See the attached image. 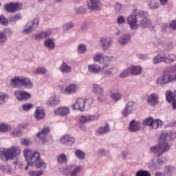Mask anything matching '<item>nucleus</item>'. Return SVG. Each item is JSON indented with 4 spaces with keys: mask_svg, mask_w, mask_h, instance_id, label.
<instances>
[{
    "mask_svg": "<svg viewBox=\"0 0 176 176\" xmlns=\"http://www.w3.org/2000/svg\"><path fill=\"white\" fill-rule=\"evenodd\" d=\"M60 71H61L63 73L67 72V63L65 62H63L60 67Z\"/></svg>",
    "mask_w": 176,
    "mask_h": 176,
    "instance_id": "obj_55",
    "label": "nucleus"
},
{
    "mask_svg": "<svg viewBox=\"0 0 176 176\" xmlns=\"http://www.w3.org/2000/svg\"><path fill=\"white\" fill-rule=\"evenodd\" d=\"M55 115H60V116H65L67 115V107H60L54 111Z\"/></svg>",
    "mask_w": 176,
    "mask_h": 176,
    "instance_id": "obj_31",
    "label": "nucleus"
},
{
    "mask_svg": "<svg viewBox=\"0 0 176 176\" xmlns=\"http://www.w3.org/2000/svg\"><path fill=\"white\" fill-rule=\"evenodd\" d=\"M74 143H75V138H74V137L68 135L67 138V145L71 146V145H74Z\"/></svg>",
    "mask_w": 176,
    "mask_h": 176,
    "instance_id": "obj_51",
    "label": "nucleus"
},
{
    "mask_svg": "<svg viewBox=\"0 0 176 176\" xmlns=\"http://www.w3.org/2000/svg\"><path fill=\"white\" fill-rule=\"evenodd\" d=\"M12 126L7 124H0V131L1 133H6V131H10Z\"/></svg>",
    "mask_w": 176,
    "mask_h": 176,
    "instance_id": "obj_34",
    "label": "nucleus"
},
{
    "mask_svg": "<svg viewBox=\"0 0 176 176\" xmlns=\"http://www.w3.org/2000/svg\"><path fill=\"white\" fill-rule=\"evenodd\" d=\"M21 150L17 146H12L8 148H1L0 155L4 156L6 160H12L20 155Z\"/></svg>",
    "mask_w": 176,
    "mask_h": 176,
    "instance_id": "obj_3",
    "label": "nucleus"
},
{
    "mask_svg": "<svg viewBox=\"0 0 176 176\" xmlns=\"http://www.w3.org/2000/svg\"><path fill=\"white\" fill-rule=\"evenodd\" d=\"M153 122V118L150 117V118H146L143 121V124L144 126H149V127H151Z\"/></svg>",
    "mask_w": 176,
    "mask_h": 176,
    "instance_id": "obj_46",
    "label": "nucleus"
},
{
    "mask_svg": "<svg viewBox=\"0 0 176 176\" xmlns=\"http://www.w3.org/2000/svg\"><path fill=\"white\" fill-rule=\"evenodd\" d=\"M57 160L60 164H63L67 162V156L65 154H60L58 156Z\"/></svg>",
    "mask_w": 176,
    "mask_h": 176,
    "instance_id": "obj_44",
    "label": "nucleus"
},
{
    "mask_svg": "<svg viewBox=\"0 0 176 176\" xmlns=\"http://www.w3.org/2000/svg\"><path fill=\"white\" fill-rule=\"evenodd\" d=\"M23 155L28 166L43 170L47 167V164L45 163V161L41 160V155L37 151H32V150L26 148L23 150Z\"/></svg>",
    "mask_w": 176,
    "mask_h": 176,
    "instance_id": "obj_1",
    "label": "nucleus"
},
{
    "mask_svg": "<svg viewBox=\"0 0 176 176\" xmlns=\"http://www.w3.org/2000/svg\"><path fill=\"white\" fill-rule=\"evenodd\" d=\"M138 16L141 17V20L140 21V25L142 28H148V27H151L152 25V21L148 19V13L144 11H139Z\"/></svg>",
    "mask_w": 176,
    "mask_h": 176,
    "instance_id": "obj_9",
    "label": "nucleus"
},
{
    "mask_svg": "<svg viewBox=\"0 0 176 176\" xmlns=\"http://www.w3.org/2000/svg\"><path fill=\"white\" fill-rule=\"evenodd\" d=\"M148 6L150 9H157L159 8V2L157 0H150L148 1Z\"/></svg>",
    "mask_w": 176,
    "mask_h": 176,
    "instance_id": "obj_35",
    "label": "nucleus"
},
{
    "mask_svg": "<svg viewBox=\"0 0 176 176\" xmlns=\"http://www.w3.org/2000/svg\"><path fill=\"white\" fill-rule=\"evenodd\" d=\"M170 28L171 30H176V21H172L170 24Z\"/></svg>",
    "mask_w": 176,
    "mask_h": 176,
    "instance_id": "obj_63",
    "label": "nucleus"
},
{
    "mask_svg": "<svg viewBox=\"0 0 176 176\" xmlns=\"http://www.w3.org/2000/svg\"><path fill=\"white\" fill-rule=\"evenodd\" d=\"M166 100L168 102H173V109H176V91H166Z\"/></svg>",
    "mask_w": 176,
    "mask_h": 176,
    "instance_id": "obj_12",
    "label": "nucleus"
},
{
    "mask_svg": "<svg viewBox=\"0 0 176 176\" xmlns=\"http://www.w3.org/2000/svg\"><path fill=\"white\" fill-rule=\"evenodd\" d=\"M176 138V132H171L169 135L167 132H164L161 135L162 141H170Z\"/></svg>",
    "mask_w": 176,
    "mask_h": 176,
    "instance_id": "obj_22",
    "label": "nucleus"
},
{
    "mask_svg": "<svg viewBox=\"0 0 176 176\" xmlns=\"http://www.w3.org/2000/svg\"><path fill=\"white\" fill-rule=\"evenodd\" d=\"M32 104H25L22 105V109H23V111H28L32 108Z\"/></svg>",
    "mask_w": 176,
    "mask_h": 176,
    "instance_id": "obj_53",
    "label": "nucleus"
},
{
    "mask_svg": "<svg viewBox=\"0 0 176 176\" xmlns=\"http://www.w3.org/2000/svg\"><path fill=\"white\" fill-rule=\"evenodd\" d=\"M129 131L135 133L136 131H138L140 129H141V123L140 122L135 121V120H133L129 124Z\"/></svg>",
    "mask_w": 176,
    "mask_h": 176,
    "instance_id": "obj_20",
    "label": "nucleus"
},
{
    "mask_svg": "<svg viewBox=\"0 0 176 176\" xmlns=\"http://www.w3.org/2000/svg\"><path fill=\"white\" fill-rule=\"evenodd\" d=\"M135 108H137V107L135 106V103H134V102H129L122 111V116L124 118L129 116L130 113H131L133 111H135Z\"/></svg>",
    "mask_w": 176,
    "mask_h": 176,
    "instance_id": "obj_13",
    "label": "nucleus"
},
{
    "mask_svg": "<svg viewBox=\"0 0 176 176\" xmlns=\"http://www.w3.org/2000/svg\"><path fill=\"white\" fill-rule=\"evenodd\" d=\"M75 155L78 159H80V160H85V154L82 150L76 149L75 151Z\"/></svg>",
    "mask_w": 176,
    "mask_h": 176,
    "instance_id": "obj_36",
    "label": "nucleus"
},
{
    "mask_svg": "<svg viewBox=\"0 0 176 176\" xmlns=\"http://www.w3.org/2000/svg\"><path fill=\"white\" fill-rule=\"evenodd\" d=\"M76 13L77 14H85V13H86V10L85 8L81 7L76 10Z\"/></svg>",
    "mask_w": 176,
    "mask_h": 176,
    "instance_id": "obj_58",
    "label": "nucleus"
},
{
    "mask_svg": "<svg viewBox=\"0 0 176 176\" xmlns=\"http://www.w3.org/2000/svg\"><path fill=\"white\" fill-rule=\"evenodd\" d=\"M116 13H122V4L116 3L115 6Z\"/></svg>",
    "mask_w": 176,
    "mask_h": 176,
    "instance_id": "obj_54",
    "label": "nucleus"
},
{
    "mask_svg": "<svg viewBox=\"0 0 176 176\" xmlns=\"http://www.w3.org/2000/svg\"><path fill=\"white\" fill-rule=\"evenodd\" d=\"M34 116L37 120H41V119H43V118H45V110L43 109V107H36L34 112Z\"/></svg>",
    "mask_w": 176,
    "mask_h": 176,
    "instance_id": "obj_21",
    "label": "nucleus"
},
{
    "mask_svg": "<svg viewBox=\"0 0 176 176\" xmlns=\"http://www.w3.org/2000/svg\"><path fill=\"white\" fill-rule=\"evenodd\" d=\"M129 75H131V73L130 72V68L128 67L127 69L124 70L120 74L119 77L127 78V76H129Z\"/></svg>",
    "mask_w": 176,
    "mask_h": 176,
    "instance_id": "obj_43",
    "label": "nucleus"
},
{
    "mask_svg": "<svg viewBox=\"0 0 176 176\" xmlns=\"http://www.w3.org/2000/svg\"><path fill=\"white\" fill-rule=\"evenodd\" d=\"M0 24H1V25L6 26L9 25V20L6 19V17H5V15L3 14H1L0 16Z\"/></svg>",
    "mask_w": 176,
    "mask_h": 176,
    "instance_id": "obj_42",
    "label": "nucleus"
},
{
    "mask_svg": "<svg viewBox=\"0 0 176 176\" xmlns=\"http://www.w3.org/2000/svg\"><path fill=\"white\" fill-rule=\"evenodd\" d=\"M35 74L43 75L46 74V69L45 67H38L35 71Z\"/></svg>",
    "mask_w": 176,
    "mask_h": 176,
    "instance_id": "obj_52",
    "label": "nucleus"
},
{
    "mask_svg": "<svg viewBox=\"0 0 176 176\" xmlns=\"http://www.w3.org/2000/svg\"><path fill=\"white\" fill-rule=\"evenodd\" d=\"M175 80L176 75L166 74L157 78L156 85H157V86H164V85L171 83V82H175Z\"/></svg>",
    "mask_w": 176,
    "mask_h": 176,
    "instance_id": "obj_6",
    "label": "nucleus"
},
{
    "mask_svg": "<svg viewBox=\"0 0 176 176\" xmlns=\"http://www.w3.org/2000/svg\"><path fill=\"white\" fill-rule=\"evenodd\" d=\"M22 16L20 14H16L12 16L9 18L10 23H16V21H19V20H21Z\"/></svg>",
    "mask_w": 176,
    "mask_h": 176,
    "instance_id": "obj_37",
    "label": "nucleus"
},
{
    "mask_svg": "<svg viewBox=\"0 0 176 176\" xmlns=\"http://www.w3.org/2000/svg\"><path fill=\"white\" fill-rule=\"evenodd\" d=\"M21 8H23L21 3H9L4 5L5 10L10 12H17Z\"/></svg>",
    "mask_w": 176,
    "mask_h": 176,
    "instance_id": "obj_11",
    "label": "nucleus"
},
{
    "mask_svg": "<svg viewBox=\"0 0 176 176\" xmlns=\"http://www.w3.org/2000/svg\"><path fill=\"white\" fill-rule=\"evenodd\" d=\"M3 32L5 34V35H7L8 36H10L13 34V32H12V30H10V28L4 29Z\"/></svg>",
    "mask_w": 176,
    "mask_h": 176,
    "instance_id": "obj_57",
    "label": "nucleus"
},
{
    "mask_svg": "<svg viewBox=\"0 0 176 176\" xmlns=\"http://www.w3.org/2000/svg\"><path fill=\"white\" fill-rule=\"evenodd\" d=\"M12 135L13 137H20L21 135V131L20 130H15L11 132Z\"/></svg>",
    "mask_w": 176,
    "mask_h": 176,
    "instance_id": "obj_56",
    "label": "nucleus"
},
{
    "mask_svg": "<svg viewBox=\"0 0 176 176\" xmlns=\"http://www.w3.org/2000/svg\"><path fill=\"white\" fill-rule=\"evenodd\" d=\"M50 131V129L49 127H45L41 131L37 133V137L39 138V141L41 144H45V142L47 141V134H49Z\"/></svg>",
    "mask_w": 176,
    "mask_h": 176,
    "instance_id": "obj_14",
    "label": "nucleus"
},
{
    "mask_svg": "<svg viewBox=\"0 0 176 176\" xmlns=\"http://www.w3.org/2000/svg\"><path fill=\"white\" fill-rule=\"evenodd\" d=\"M60 102V99L57 96L54 95L52 96L48 100L47 104L50 107H56V105H58Z\"/></svg>",
    "mask_w": 176,
    "mask_h": 176,
    "instance_id": "obj_25",
    "label": "nucleus"
},
{
    "mask_svg": "<svg viewBox=\"0 0 176 176\" xmlns=\"http://www.w3.org/2000/svg\"><path fill=\"white\" fill-rule=\"evenodd\" d=\"M174 170V168L171 167V166H166L165 167V173H173V171Z\"/></svg>",
    "mask_w": 176,
    "mask_h": 176,
    "instance_id": "obj_61",
    "label": "nucleus"
},
{
    "mask_svg": "<svg viewBox=\"0 0 176 176\" xmlns=\"http://www.w3.org/2000/svg\"><path fill=\"white\" fill-rule=\"evenodd\" d=\"M14 96H15V98L18 101H27V100L31 98V94L30 93L21 90L14 91Z\"/></svg>",
    "mask_w": 176,
    "mask_h": 176,
    "instance_id": "obj_10",
    "label": "nucleus"
},
{
    "mask_svg": "<svg viewBox=\"0 0 176 176\" xmlns=\"http://www.w3.org/2000/svg\"><path fill=\"white\" fill-rule=\"evenodd\" d=\"M88 8L90 10H100V6H101V3L100 0H89L87 3Z\"/></svg>",
    "mask_w": 176,
    "mask_h": 176,
    "instance_id": "obj_18",
    "label": "nucleus"
},
{
    "mask_svg": "<svg viewBox=\"0 0 176 176\" xmlns=\"http://www.w3.org/2000/svg\"><path fill=\"white\" fill-rule=\"evenodd\" d=\"M129 71L131 72V75L137 76L141 75L142 74V67L140 66H129Z\"/></svg>",
    "mask_w": 176,
    "mask_h": 176,
    "instance_id": "obj_23",
    "label": "nucleus"
},
{
    "mask_svg": "<svg viewBox=\"0 0 176 176\" xmlns=\"http://www.w3.org/2000/svg\"><path fill=\"white\" fill-rule=\"evenodd\" d=\"M94 61L100 63L104 60V56H102V54H97L94 55Z\"/></svg>",
    "mask_w": 176,
    "mask_h": 176,
    "instance_id": "obj_50",
    "label": "nucleus"
},
{
    "mask_svg": "<svg viewBox=\"0 0 176 176\" xmlns=\"http://www.w3.org/2000/svg\"><path fill=\"white\" fill-rule=\"evenodd\" d=\"M117 21L118 24H123V23L126 21V19H124V17H123V16H120L118 18Z\"/></svg>",
    "mask_w": 176,
    "mask_h": 176,
    "instance_id": "obj_60",
    "label": "nucleus"
},
{
    "mask_svg": "<svg viewBox=\"0 0 176 176\" xmlns=\"http://www.w3.org/2000/svg\"><path fill=\"white\" fill-rule=\"evenodd\" d=\"M71 28H74V23L72 22L67 23V30H71Z\"/></svg>",
    "mask_w": 176,
    "mask_h": 176,
    "instance_id": "obj_64",
    "label": "nucleus"
},
{
    "mask_svg": "<svg viewBox=\"0 0 176 176\" xmlns=\"http://www.w3.org/2000/svg\"><path fill=\"white\" fill-rule=\"evenodd\" d=\"M85 104H86V100L79 98L76 100L74 104L72 106V109H74L75 111H80L81 112H83L85 111Z\"/></svg>",
    "mask_w": 176,
    "mask_h": 176,
    "instance_id": "obj_16",
    "label": "nucleus"
},
{
    "mask_svg": "<svg viewBox=\"0 0 176 176\" xmlns=\"http://www.w3.org/2000/svg\"><path fill=\"white\" fill-rule=\"evenodd\" d=\"M8 98H9L8 94L0 92V105H3L4 102L8 101Z\"/></svg>",
    "mask_w": 176,
    "mask_h": 176,
    "instance_id": "obj_40",
    "label": "nucleus"
},
{
    "mask_svg": "<svg viewBox=\"0 0 176 176\" xmlns=\"http://www.w3.org/2000/svg\"><path fill=\"white\" fill-rule=\"evenodd\" d=\"M30 176H41L43 175V170H39L36 172L35 170H30L28 172Z\"/></svg>",
    "mask_w": 176,
    "mask_h": 176,
    "instance_id": "obj_47",
    "label": "nucleus"
},
{
    "mask_svg": "<svg viewBox=\"0 0 176 176\" xmlns=\"http://www.w3.org/2000/svg\"><path fill=\"white\" fill-rule=\"evenodd\" d=\"M80 171H83V166L82 165H80L77 166L76 168L74 169V170L71 173L72 176H77Z\"/></svg>",
    "mask_w": 176,
    "mask_h": 176,
    "instance_id": "obj_41",
    "label": "nucleus"
},
{
    "mask_svg": "<svg viewBox=\"0 0 176 176\" xmlns=\"http://www.w3.org/2000/svg\"><path fill=\"white\" fill-rule=\"evenodd\" d=\"M60 141L61 144H67V135H65L63 137H61Z\"/></svg>",
    "mask_w": 176,
    "mask_h": 176,
    "instance_id": "obj_62",
    "label": "nucleus"
},
{
    "mask_svg": "<svg viewBox=\"0 0 176 176\" xmlns=\"http://www.w3.org/2000/svg\"><path fill=\"white\" fill-rule=\"evenodd\" d=\"M100 118V114L96 113L95 115L80 116L79 122L80 123H89V122H94Z\"/></svg>",
    "mask_w": 176,
    "mask_h": 176,
    "instance_id": "obj_15",
    "label": "nucleus"
},
{
    "mask_svg": "<svg viewBox=\"0 0 176 176\" xmlns=\"http://www.w3.org/2000/svg\"><path fill=\"white\" fill-rule=\"evenodd\" d=\"M8 41V36L3 32H0V45H5Z\"/></svg>",
    "mask_w": 176,
    "mask_h": 176,
    "instance_id": "obj_39",
    "label": "nucleus"
},
{
    "mask_svg": "<svg viewBox=\"0 0 176 176\" xmlns=\"http://www.w3.org/2000/svg\"><path fill=\"white\" fill-rule=\"evenodd\" d=\"M170 149V145L168 143L164 142L162 143H160L157 146H153L150 148L151 152H153L154 155H156L157 157L160 156H162L163 153L167 152Z\"/></svg>",
    "mask_w": 176,
    "mask_h": 176,
    "instance_id": "obj_5",
    "label": "nucleus"
},
{
    "mask_svg": "<svg viewBox=\"0 0 176 176\" xmlns=\"http://www.w3.org/2000/svg\"><path fill=\"white\" fill-rule=\"evenodd\" d=\"M67 93L72 94L76 91V85H70L67 89Z\"/></svg>",
    "mask_w": 176,
    "mask_h": 176,
    "instance_id": "obj_48",
    "label": "nucleus"
},
{
    "mask_svg": "<svg viewBox=\"0 0 176 176\" xmlns=\"http://www.w3.org/2000/svg\"><path fill=\"white\" fill-rule=\"evenodd\" d=\"M153 61L154 64H159L160 63L171 64V63L176 61V56L173 54L169 55H166L165 54H159L153 58Z\"/></svg>",
    "mask_w": 176,
    "mask_h": 176,
    "instance_id": "obj_4",
    "label": "nucleus"
},
{
    "mask_svg": "<svg viewBox=\"0 0 176 176\" xmlns=\"http://www.w3.org/2000/svg\"><path fill=\"white\" fill-rule=\"evenodd\" d=\"M105 68H108V65L101 68L98 65L94 64L88 66V71L92 74H98V72L101 71V72H103L105 75H111V74H112V69L105 70Z\"/></svg>",
    "mask_w": 176,
    "mask_h": 176,
    "instance_id": "obj_7",
    "label": "nucleus"
},
{
    "mask_svg": "<svg viewBox=\"0 0 176 176\" xmlns=\"http://www.w3.org/2000/svg\"><path fill=\"white\" fill-rule=\"evenodd\" d=\"M147 102L150 107H155L159 104V96L157 94H152L148 96Z\"/></svg>",
    "mask_w": 176,
    "mask_h": 176,
    "instance_id": "obj_17",
    "label": "nucleus"
},
{
    "mask_svg": "<svg viewBox=\"0 0 176 176\" xmlns=\"http://www.w3.org/2000/svg\"><path fill=\"white\" fill-rule=\"evenodd\" d=\"M135 176H151V173L145 170H140L136 173Z\"/></svg>",
    "mask_w": 176,
    "mask_h": 176,
    "instance_id": "obj_45",
    "label": "nucleus"
},
{
    "mask_svg": "<svg viewBox=\"0 0 176 176\" xmlns=\"http://www.w3.org/2000/svg\"><path fill=\"white\" fill-rule=\"evenodd\" d=\"M86 50H87V47L85 44H80L78 47V53H86Z\"/></svg>",
    "mask_w": 176,
    "mask_h": 176,
    "instance_id": "obj_49",
    "label": "nucleus"
},
{
    "mask_svg": "<svg viewBox=\"0 0 176 176\" xmlns=\"http://www.w3.org/2000/svg\"><path fill=\"white\" fill-rule=\"evenodd\" d=\"M128 24H129L131 30H137L138 28V25H137L138 20L137 16L131 15L127 18Z\"/></svg>",
    "mask_w": 176,
    "mask_h": 176,
    "instance_id": "obj_19",
    "label": "nucleus"
},
{
    "mask_svg": "<svg viewBox=\"0 0 176 176\" xmlns=\"http://www.w3.org/2000/svg\"><path fill=\"white\" fill-rule=\"evenodd\" d=\"M129 41H130L129 34L124 35L121 36L119 39V43H120V45H126V43H128V42Z\"/></svg>",
    "mask_w": 176,
    "mask_h": 176,
    "instance_id": "obj_32",
    "label": "nucleus"
},
{
    "mask_svg": "<svg viewBox=\"0 0 176 176\" xmlns=\"http://www.w3.org/2000/svg\"><path fill=\"white\" fill-rule=\"evenodd\" d=\"M21 142V145H24L25 146L30 145V140L28 139H22Z\"/></svg>",
    "mask_w": 176,
    "mask_h": 176,
    "instance_id": "obj_59",
    "label": "nucleus"
},
{
    "mask_svg": "<svg viewBox=\"0 0 176 176\" xmlns=\"http://www.w3.org/2000/svg\"><path fill=\"white\" fill-rule=\"evenodd\" d=\"M44 45L45 47H47V49H49V50H53V49H54V47L56 46L54 43V40L52 38H48L45 40L44 42Z\"/></svg>",
    "mask_w": 176,
    "mask_h": 176,
    "instance_id": "obj_28",
    "label": "nucleus"
},
{
    "mask_svg": "<svg viewBox=\"0 0 176 176\" xmlns=\"http://www.w3.org/2000/svg\"><path fill=\"white\" fill-rule=\"evenodd\" d=\"M58 89L60 90L61 93L67 94V81L65 79L60 81Z\"/></svg>",
    "mask_w": 176,
    "mask_h": 176,
    "instance_id": "obj_30",
    "label": "nucleus"
},
{
    "mask_svg": "<svg viewBox=\"0 0 176 176\" xmlns=\"http://www.w3.org/2000/svg\"><path fill=\"white\" fill-rule=\"evenodd\" d=\"M104 50H107L111 46V42L109 38H102L100 40Z\"/></svg>",
    "mask_w": 176,
    "mask_h": 176,
    "instance_id": "obj_26",
    "label": "nucleus"
},
{
    "mask_svg": "<svg viewBox=\"0 0 176 176\" xmlns=\"http://www.w3.org/2000/svg\"><path fill=\"white\" fill-rule=\"evenodd\" d=\"M93 91L98 97H102V96H104V89L102 87L99 85L94 84Z\"/></svg>",
    "mask_w": 176,
    "mask_h": 176,
    "instance_id": "obj_24",
    "label": "nucleus"
},
{
    "mask_svg": "<svg viewBox=\"0 0 176 176\" xmlns=\"http://www.w3.org/2000/svg\"><path fill=\"white\" fill-rule=\"evenodd\" d=\"M52 35V32L50 30H47L46 32H43L41 33H39L38 34H36L34 38L36 40L38 39H43L45 38H49V36Z\"/></svg>",
    "mask_w": 176,
    "mask_h": 176,
    "instance_id": "obj_27",
    "label": "nucleus"
},
{
    "mask_svg": "<svg viewBox=\"0 0 176 176\" xmlns=\"http://www.w3.org/2000/svg\"><path fill=\"white\" fill-rule=\"evenodd\" d=\"M109 132V124H105L104 127L99 128L97 135H104V134Z\"/></svg>",
    "mask_w": 176,
    "mask_h": 176,
    "instance_id": "obj_29",
    "label": "nucleus"
},
{
    "mask_svg": "<svg viewBox=\"0 0 176 176\" xmlns=\"http://www.w3.org/2000/svg\"><path fill=\"white\" fill-rule=\"evenodd\" d=\"M12 87H21L23 86L26 89H32V82L28 78L25 77H15L10 80Z\"/></svg>",
    "mask_w": 176,
    "mask_h": 176,
    "instance_id": "obj_2",
    "label": "nucleus"
},
{
    "mask_svg": "<svg viewBox=\"0 0 176 176\" xmlns=\"http://www.w3.org/2000/svg\"><path fill=\"white\" fill-rule=\"evenodd\" d=\"M39 27V18H35L32 21L28 22L23 31V34H30L35 31Z\"/></svg>",
    "mask_w": 176,
    "mask_h": 176,
    "instance_id": "obj_8",
    "label": "nucleus"
},
{
    "mask_svg": "<svg viewBox=\"0 0 176 176\" xmlns=\"http://www.w3.org/2000/svg\"><path fill=\"white\" fill-rule=\"evenodd\" d=\"M162 121L153 119L151 128L154 129H159V127H162Z\"/></svg>",
    "mask_w": 176,
    "mask_h": 176,
    "instance_id": "obj_33",
    "label": "nucleus"
},
{
    "mask_svg": "<svg viewBox=\"0 0 176 176\" xmlns=\"http://www.w3.org/2000/svg\"><path fill=\"white\" fill-rule=\"evenodd\" d=\"M111 97L113 101L117 102V101H120L122 100V94L121 93H112Z\"/></svg>",
    "mask_w": 176,
    "mask_h": 176,
    "instance_id": "obj_38",
    "label": "nucleus"
}]
</instances>
